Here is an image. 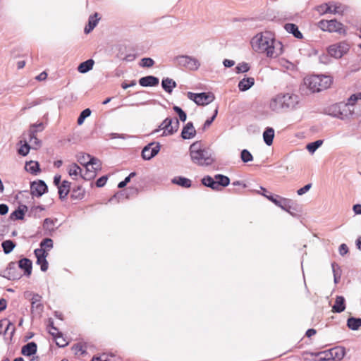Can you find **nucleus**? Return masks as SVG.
<instances>
[{
  "label": "nucleus",
  "instance_id": "obj_32",
  "mask_svg": "<svg viewBox=\"0 0 361 361\" xmlns=\"http://www.w3.org/2000/svg\"><path fill=\"white\" fill-rule=\"evenodd\" d=\"M49 333L52 336L53 338L56 341V344L58 347L64 348L68 344V343L63 338L62 332H51L49 331Z\"/></svg>",
  "mask_w": 361,
  "mask_h": 361
},
{
  "label": "nucleus",
  "instance_id": "obj_22",
  "mask_svg": "<svg viewBox=\"0 0 361 361\" xmlns=\"http://www.w3.org/2000/svg\"><path fill=\"white\" fill-rule=\"evenodd\" d=\"M71 182L67 180H63L61 185L57 188L59 199L63 201L67 197L71 191Z\"/></svg>",
  "mask_w": 361,
  "mask_h": 361
},
{
  "label": "nucleus",
  "instance_id": "obj_4",
  "mask_svg": "<svg viewBox=\"0 0 361 361\" xmlns=\"http://www.w3.org/2000/svg\"><path fill=\"white\" fill-rule=\"evenodd\" d=\"M231 183L228 176L223 174H216L214 177L207 175L201 179V183L215 191H220L223 188L227 187Z\"/></svg>",
  "mask_w": 361,
  "mask_h": 361
},
{
  "label": "nucleus",
  "instance_id": "obj_5",
  "mask_svg": "<svg viewBox=\"0 0 361 361\" xmlns=\"http://www.w3.org/2000/svg\"><path fill=\"white\" fill-rule=\"evenodd\" d=\"M48 192V186L44 180H37L30 182V194L32 197H40L44 194ZM23 193H26L29 195V192L27 190H23L19 192V193L16 195V199H18L19 195H23Z\"/></svg>",
  "mask_w": 361,
  "mask_h": 361
},
{
  "label": "nucleus",
  "instance_id": "obj_25",
  "mask_svg": "<svg viewBox=\"0 0 361 361\" xmlns=\"http://www.w3.org/2000/svg\"><path fill=\"white\" fill-rule=\"evenodd\" d=\"M171 183L183 188H189L192 186V180L182 176H175L171 179Z\"/></svg>",
  "mask_w": 361,
  "mask_h": 361
},
{
  "label": "nucleus",
  "instance_id": "obj_15",
  "mask_svg": "<svg viewBox=\"0 0 361 361\" xmlns=\"http://www.w3.org/2000/svg\"><path fill=\"white\" fill-rule=\"evenodd\" d=\"M18 267L23 271V275L30 277L32 271V262L27 257H22L18 262Z\"/></svg>",
  "mask_w": 361,
  "mask_h": 361
},
{
  "label": "nucleus",
  "instance_id": "obj_58",
  "mask_svg": "<svg viewBox=\"0 0 361 361\" xmlns=\"http://www.w3.org/2000/svg\"><path fill=\"white\" fill-rule=\"evenodd\" d=\"M154 65V61L149 57L142 58L140 61V66L144 68H151Z\"/></svg>",
  "mask_w": 361,
  "mask_h": 361
},
{
  "label": "nucleus",
  "instance_id": "obj_6",
  "mask_svg": "<svg viewBox=\"0 0 361 361\" xmlns=\"http://www.w3.org/2000/svg\"><path fill=\"white\" fill-rule=\"evenodd\" d=\"M350 50V44L345 41L336 42L326 48L328 54L336 59H341Z\"/></svg>",
  "mask_w": 361,
  "mask_h": 361
},
{
  "label": "nucleus",
  "instance_id": "obj_12",
  "mask_svg": "<svg viewBox=\"0 0 361 361\" xmlns=\"http://www.w3.org/2000/svg\"><path fill=\"white\" fill-rule=\"evenodd\" d=\"M304 83L307 88L313 93L322 91L319 75H311L304 79Z\"/></svg>",
  "mask_w": 361,
  "mask_h": 361
},
{
  "label": "nucleus",
  "instance_id": "obj_36",
  "mask_svg": "<svg viewBox=\"0 0 361 361\" xmlns=\"http://www.w3.org/2000/svg\"><path fill=\"white\" fill-rule=\"evenodd\" d=\"M18 144L20 145V147L17 150L18 154L22 157L27 156L32 149V146L26 140H20Z\"/></svg>",
  "mask_w": 361,
  "mask_h": 361
},
{
  "label": "nucleus",
  "instance_id": "obj_23",
  "mask_svg": "<svg viewBox=\"0 0 361 361\" xmlns=\"http://www.w3.org/2000/svg\"><path fill=\"white\" fill-rule=\"evenodd\" d=\"M346 308L345 299L343 295H337L331 311L334 313H341Z\"/></svg>",
  "mask_w": 361,
  "mask_h": 361
},
{
  "label": "nucleus",
  "instance_id": "obj_13",
  "mask_svg": "<svg viewBox=\"0 0 361 361\" xmlns=\"http://www.w3.org/2000/svg\"><path fill=\"white\" fill-rule=\"evenodd\" d=\"M27 211V206L20 202L18 207L10 214L9 219L11 221L24 220Z\"/></svg>",
  "mask_w": 361,
  "mask_h": 361
},
{
  "label": "nucleus",
  "instance_id": "obj_31",
  "mask_svg": "<svg viewBox=\"0 0 361 361\" xmlns=\"http://www.w3.org/2000/svg\"><path fill=\"white\" fill-rule=\"evenodd\" d=\"M263 140L267 146L273 144L274 138V129L271 127H267L263 132Z\"/></svg>",
  "mask_w": 361,
  "mask_h": 361
},
{
  "label": "nucleus",
  "instance_id": "obj_14",
  "mask_svg": "<svg viewBox=\"0 0 361 361\" xmlns=\"http://www.w3.org/2000/svg\"><path fill=\"white\" fill-rule=\"evenodd\" d=\"M197 130L192 121L188 122L182 128L180 137L183 140H190L195 137Z\"/></svg>",
  "mask_w": 361,
  "mask_h": 361
},
{
  "label": "nucleus",
  "instance_id": "obj_19",
  "mask_svg": "<svg viewBox=\"0 0 361 361\" xmlns=\"http://www.w3.org/2000/svg\"><path fill=\"white\" fill-rule=\"evenodd\" d=\"M327 32H338L343 35L346 33L344 25L336 19L329 20Z\"/></svg>",
  "mask_w": 361,
  "mask_h": 361
},
{
  "label": "nucleus",
  "instance_id": "obj_26",
  "mask_svg": "<svg viewBox=\"0 0 361 361\" xmlns=\"http://www.w3.org/2000/svg\"><path fill=\"white\" fill-rule=\"evenodd\" d=\"M255 85V79L252 77H245L239 81L238 87L240 91L245 92Z\"/></svg>",
  "mask_w": 361,
  "mask_h": 361
},
{
  "label": "nucleus",
  "instance_id": "obj_44",
  "mask_svg": "<svg viewBox=\"0 0 361 361\" xmlns=\"http://www.w3.org/2000/svg\"><path fill=\"white\" fill-rule=\"evenodd\" d=\"M292 204H293V200L282 197V199L280 200L279 205H278L277 207H280L283 211L288 212V211L290 210Z\"/></svg>",
  "mask_w": 361,
  "mask_h": 361
},
{
  "label": "nucleus",
  "instance_id": "obj_29",
  "mask_svg": "<svg viewBox=\"0 0 361 361\" xmlns=\"http://www.w3.org/2000/svg\"><path fill=\"white\" fill-rule=\"evenodd\" d=\"M44 129V125L43 122H38L31 124L29 129L30 142H32V139L35 138V135L37 132H42Z\"/></svg>",
  "mask_w": 361,
  "mask_h": 361
},
{
  "label": "nucleus",
  "instance_id": "obj_60",
  "mask_svg": "<svg viewBox=\"0 0 361 361\" xmlns=\"http://www.w3.org/2000/svg\"><path fill=\"white\" fill-rule=\"evenodd\" d=\"M345 104H346V106L344 108V107H341V111L342 112V116H343V119L342 120H345V119H348L349 118V117L350 116L353 115V111L350 109V105H348L347 103H344Z\"/></svg>",
  "mask_w": 361,
  "mask_h": 361
},
{
  "label": "nucleus",
  "instance_id": "obj_27",
  "mask_svg": "<svg viewBox=\"0 0 361 361\" xmlns=\"http://www.w3.org/2000/svg\"><path fill=\"white\" fill-rule=\"evenodd\" d=\"M25 169L32 175H37L41 171L39 163L37 161H29L25 162Z\"/></svg>",
  "mask_w": 361,
  "mask_h": 361
},
{
  "label": "nucleus",
  "instance_id": "obj_52",
  "mask_svg": "<svg viewBox=\"0 0 361 361\" xmlns=\"http://www.w3.org/2000/svg\"><path fill=\"white\" fill-rule=\"evenodd\" d=\"M331 267H332L333 274H334V283L336 284L340 281L341 271L340 269V267L338 266V264L336 262H333L331 264Z\"/></svg>",
  "mask_w": 361,
  "mask_h": 361
},
{
  "label": "nucleus",
  "instance_id": "obj_59",
  "mask_svg": "<svg viewBox=\"0 0 361 361\" xmlns=\"http://www.w3.org/2000/svg\"><path fill=\"white\" fill-rule=\"evenodd\" d=\"M36 264L40 266V269L43 272L47 271L49 268V262L47 260V258H38L36 261Z\"/></svg>",
  "mask_w": 361,
  "mask_h": 361
},
{
  "label": "nucleus",
  "instance_id": "obj_41",
  "mask_svg": "<svg viewBox=\"0 0 361 361\" xmlns=\"http://www.w3.org/2000/svg\"><path fill=\"white\" fill-rule=\"evenodd\" d=\"M6 324V326L4 331H2V334H4V336H6V334L8 333V331L10 330L11 326H12L11 331L9 334H10L9 341H11L12 338L14 336V334L16 332V328L13 326V323L12 322H11L10 320H8V319H7ZM4 339L8 340V338L6 336H4Z\"/></svg>",
  "mask_w": 361,
  "mask_h": 361
},
{
  "label": "nucleus",
  "instance_id": "obj_24",
  "mask_svg": "<svg viewBox=\"0 0 361 361\" xmlns=\"http://www.w3.org/2000/svg\"><path fill=\"white\" fill-rule=\"evenodd\" d=\"M284 29L287 32L292 34L296 39L303 38L302 33L299 30L298 26L295 23H288L284 25Z\"/></svg>",
  "mask_w": 361,
  "mask_h": 361
},
{
  "label": "nucleus",
  "instance_id": "obj_51",
  "mask_svg": "<svg viewBox=\"0 0 361 361\" xmlns=\"http://www.w3.org/2000/svg\"><path fill=\"white\" fill-rule=\"evenodd\" d=\"M174 120H175L174 121H173V123L171 124V127L170 128V130H169L168 132L163 133V134H162L163 136L171 135L178 131L179 125H180V122L177 118H174Z\"/></svg>",
  "mask_w": 361,
  "mask_h": 361
},
{
  "label": "nucleus",
  "instance_id": "obj_38",
  "mask_svg": "<svg viewBox=\"0 0 361 361\" xmlns=\"http://www.w3.org/2000/svg\"><path fill=\"white\" fill-rule=\"evenodd\" d=\"M319 80L320 82V87L322 91L328 89L331 86L333 82V78L329 75H319Z\"/></svg>",
  "mask_w": 361,
  "mask_h": 361
},
{
  "label": "nucleus",
  "instance_id": "obj_17",
  "mask_svg": "<svg viewBox=\"0 0 361 361\" xmlns=\"http://www.w3.org/2000/svg\"><path fill=\"white\" fill-rule=\"evenodd\" d=\"M319 7L322 8L324 13H329L334 14H340L343 12V10L341 8V5L335 4L334 2L325 3L322 4Z\"/></svg>",
  "mask_w": 361,
  "mask_h": 361
},
{
  "label": "nucleus",
  "instance_id": "obj_18",
  "mask_svg": "<svg viewBox=\"0 0 361 361\" xmlns=\"http://www.w3.org/2000/svg\"><path fill=\"white\" fill-rule=\"evenodd\" d=\"M57 219L46 218L43 221L42 228L44 231V235L52 236L57 228H54Z\"/></svg>",
  "mask_w": 361,
  "mask_h": 361
},
{
  "label": "nucleus",
  "instance_id": "obj_47",
  "mask_svg": "<svg viewBox=\"0 0 361 361\" xmlns=\"http://www.w3.org/2000/svg\"><path fill=\"white\" fill-rule=\"evenodd\" d=\"M302 212V207L301 206L298 204L295 201L293 200V204H292V206H290V209L289 211H288V213L290 214L292 216H299L300 213Z\"/></svg>",
  "mask_w": 361,
  "mask_h": 361
},
{
  "label": "nucleus",
  "instance_id": "obj_30",
  "mask_svg": "<svg viewBox=\"0 0 361 361\" xmlns=\"http://www.w3.org/2000/svg\"><path fill=\"white\" fill-rule=\"evenodd\" d=\"M260 189L262 190V192L261 193L262 195L267 198L269 201L273 202L276 206L279 205L280 200L282 199V197L278 195L273 194L270 192H269L266 188L263 187H260Z\"/></svg>",
  "mask_w": 361,
  "mask_h": 361
},
{
  "label": "nucleus",
  "instance_id": "obj_48",
  "mask_svg": "<svg viewBox=\"0 0 361 361\" xmlns=\"http://www.w3.org/2000/svg\"><path fill=\"white\" fill-rule=\"evenodd\" d=\"M85 173L80 174V176L82 179H84L85 180H91L97 176V173L95 171H94V170L90 171V167H88V166H85Z\"/></svg>",
  "mask_w": 361,
  "mask_h": 361
},
{
  "label": "nucleus",
  "instance_id": "obj_64",
  "mask_svg": "<svg viewBox=\"0 0 361 361\" xmlns=\"http://www.w3.org/2000/svg\"><path fill=\"white\" fill-rule=\"evenodd\" d=\"M312 188V183H308L304 185L303 187L300 188L297 190V194L298 195H302L305 194L307 192H308L310 188Z\"/></svg>",
  "mask_w": 361,
  "mask_h": 361
},
{
  "label": "nucleus",
  "instance_id": "obj_10",
  "mask_svg": "<svg viewBox=\"0 0 361 361\" xmlns=\"http://www.w3.org/2000/svg\"><path fill=\"white\" fill-rule=\"evenodd\" d=\"M1 276L7 279L10 281L18 280L22 277L21 273L18 270L16 263L15 262H10L3 273L0 274Z\"/></svg>",
  "mask_w": 361,
  "mask_h": 361
},
{
  "label": "nucleus",
  "instance_id": "obj_2",
  "mask_svg": "<svg viewBox=\"0 0 361 361\" xmlns=\"http://www.w3.org/2000/svg\"><path fill=\"white\" fill-rule=\"evenodd\" d=\"M253 40V47L256 51L259 52H264L267 57L276 58L280 53L275 51L274 44L276 40L273 35L270 32H266L264 34L257 35Z\"/></svg>",
  "mask_w": 361,
  "mask_h": 361
},
{
  "label": "nucleus",
  "instance_id": "obj_40",
  "mask_svg": "<svg viewBox=\"0 0 361 361\" xmlns=\"http://www.w3.org/2000/svg\"><path fill=\"white\" fill-rule=\"evenodd\" d=\"M85 196V190L82 188V186L78 185L72 190L71 198L72 200H82Z\"/></svg>",
  "mask_w": 361,
  "mask_h": 361
},
{
  "label": "nucleus",
  "instance_id": "obj_54",
  "mask_svg": "<svg viewBox=\"0 0 361 361\" xmlns=\"http://www.w3.org/2000/svg\"><path fill=\"white\" fill-rule=\"evenodd\" d=\"M81 172H82L81 168L76 163H73L72 164H71L69 166V169L68 170V173L69 176H77L79 174H81Z\"/></svg>",
  "mask_w": 361,
  "mask_h": 361
},
{
  "label": "nucleus",
  "instance_id": "obj_39",
  "mask_svg": "<svg viewBox=\"0 0 361 361\" xmlns=\"http://www.w3.org/2000/svg\"><path fill=\"white\" fill-rule=\"evenodd\" d=\"M16 243L12 240H6L1 243V247L5 255L10 254L16 247Z\"/></svg>",
  "mask_w": 361,
  "mask_h": 361
},
{
  "label": "nucleus",
  "instance_id": "obj_50",
  "mask_svg": "<svg viewBox=\"0 0 361 361\" xmlns=\"http://www.w3.org/2000/svg\"><path fill=\"white\" fill-rule=\"evenodd\" d=\"M240 157L241 161L243 163H248L253 160L252 154L247 149H243V150H241Z\"/></svg>",
  "mask_w": 361,
  "mask_h": 361
},
{
  "label": "nucleus",
  "instance_id": "obj_62",
  "mask_svg": "<svg viewBox=\"0 0 361 361\" xmlns=\"http://www.w3.org/2000/svg\"><path fill=\"white\" fill-rule=\"evenodd\" d=\"M108 178H109V176L108 175H104V176H102L101 177H99L95 182V185L97 187V188H102L104 187L107 180H108Z\"/></svg>",
  "mask_w": 361,
  "mask_h": 361
},
{
  "label": "nucleus",
  "instance_id": "obj_42",
  "mask_svg": "<svg viewBox=\"0 0 361 361\" xmlns=\"http://www.w3.org/2000/svg\"><path fill=\"white\" fill-rule=\"evenodd\" d=\"M88 167L91 166L92 170L95 171L97 173L98 171H100L102 169V163L99 159L92 156L88 160Z\"/></svg>",
  "mask_w": 361,
  "mask_h": 361
},
{
  "label": "nucleus",
  "instance_id": "obj_21",
  "mask_svg": "<svg viewBox=\"0 0 361 361\" xmlns=\"http://www.w3.org/2000/svg\"><path fill=\"white\" fill-rule=\"evenodd\" d=\"M99 19L100 18L99 17V13L97 12L92 15H90L88 18L87 24L85 25L84 28V32L85 34L90 33L97 25Z\"/></svg>",
  "mask_w": 361,
  "mask_h": 361
},
{
  "label": "nucleus",
  "instance_id": "obj_56",
  "mask_svg": "<svg viewBox=\"0 0 361 361\" xmlns=\"http://www.w3.org/2000/svg\"><path fill=\"white\" fill-rule=\"evenodd\" d=\"M173 110L175 113H176L178 116V120L185 122L187 120V114L185 111H183L180 106L174 105L173 106Z\"/></svg>",
  "mask_w": 361,
  "mask_h": 361
},
{
  "label": "nucleus",
  "instance_id": "obj_3",
  "mask_svg": "<svg viewBox=\"0 0 361 361\" xmlns=\"http://www.w3.org/2000/svg\"><path fill=\"white\" fill-rule=\"evenodd\" d=\"M300 102V96L294 93H281L270 102V108L273 111L280 109H295Z\"/></svg>",
  "mask_w": 361,
  "mask_h": 361
},
{
  "label": "nucleus",
  "instance_id": "obj_8",
  "mask_svg": "<svg viewBox=\"0 0 361 361\" xmlns=\"http://www.w3.org/2000/svg\"><path fill=\"white\" fill-rule=\"evenodd\" d=\"M174 61L177 62L178 66L185 67L190 71H196L200 66V63L197 59L188 55L177 56L174 58Z\"/></svg>",
  "mask_w": 361,
  "mask_h": 361
},
{
  "label": "nucleus",
  "instance_id": "obj_53",
  "mask_svg": "<svg viewBox=\"0 0 361 361\" xmlns=\"http://www.w3.org/2000/svg\"><path fill=\"white\" fill-rule=\"evenodd\" d=\"M42 299V296L37 293H34L32 298L31 299V304L32 307H35L37 310L40 309L42 310L43 305L39 303Z\"/></svg>",
  "mask_w": 361,
  "mask_h": 361
},
{
  "label": "nucleus",
  "instance_id": "obj_63",
  "mask_svg": "<svg viewBox=\"0 0 361 361\" xmlns=\"http://www.w3.org/2000/svg\"><path fill=\"white\" fill-rule=\"evenodd\" d=\"M72 350L75 352V354H78V353L80 352L81 354H85L86 353V351L84 349L82 345H81L80 343H75L74 344L73 346H72Z\"/></svg>",
  "mask_w": 361,
  "mask_h": 361
},
{
  "label": "nucleus",
  "instance_id": "obj_11",
  "mask_svg": "<svg viewBox=\"0 0 361 361\" xmlns=\"http://www.w3.org/2000/svg\"><path fill=\"white\" fill-rule=\"evenodd\" d=\"M322 354H326V356L329 354L330 358H332L333 360L337 359L338 360L341 361L346 355V349L343 346L338 345L328 350L327 351L319 352L317 354V355H320Z\"/></svg>",
  "mask_w": 361,
  "mask_h": 361
},
{
  "label": "nucleus",
  "instance_id": "obj_46",
  "mask_svg": "<svg viewBox=\"0 0 361 361\" xmlns=\"http://www.w3.org/2000/svg\"><path fill=\"white\" fill-rule=\"evenodd\" d=\"M250 70V66L248 63L241 62L239 63L235 68V71L237 74L247 73Z\"/></svg>",
  "mask_w": 361,
  "mask_h": 361
},
{
  "label": "nucleus",
  "instance_id": "obj_49",
  "mask_svg": "<svg viewBox=\"0 0 361 361\" xmlns=\"http://www.w3.org/2000/svg\"><path fill=\"white\" fill-rule=\"evenodd\" d=\"M91 113H92V111L89 108H87V109L82 110L80 112L79 116L78 117V119H77L78 125L81 126L84 123L85 120L91 115Z\"/></svg>",
  "mask_w": 361,
  "mask_h": 361
},
{
  "label": "nucleus",
  "instance_id": "obj_57",
  "mask_svg": "<svg viewBox=\"0 0 361 361\" xmlns=\"http://www.w3.org/2000/svg\"><path fill=\"white\" fill-rule=\"evenodd\" d=\"M172 123L173 118L171 117H167L159 125V129L164 130L163 133L168 132V130H170Z\"/></svg>",
  "mask_w": 361,
  "mask_h": 361
},
{
  "label": "nucleus",
  "instance_id": "obj_34",
  "mask_svg": "<svg viewBox=\"0 0 361 361\" xmlns=\"http://www.w3.org/2000/svg\"><path fill=\"white\" fill-rule=\"evenodd\" d=\"M94 64V61L93 59H87L78 65V71L80 73H86L92 69Z\"/></svg>",
  "mask_w": 361,
  "mask_h": 361
},
{
  "label": "nucleus",
  "instance_id": "obj_7",
  "mask_svg": "<svg viewBox=\"0 0 361 361\" xmlns=\"http://www.w3.org/2000/svg\"><path fill=\"white\" fill-rule=\"evenodd\" d=\"M187 97L198 106L208 105L215 99V95L212 92H202L200 93L188 92Z\"/></svg>",
  "mask_w": 361,
  "mask_h": 361
},
{
  "label": "nucleus",
  "instance_id": "obj_43",
  "mask_svg": "<svg viewBox=\"0 0 361 361\" xmlns=\"http://www.w3.org/2000/svg\"><path fill=\"white\" fill-rule=\"evenodd\" d=\"M92 157L90 154L80 152L77 155L78 161L84 167L88 166V160Z\"/></svg>",
  "mask_w": 361,
  "mask_h": 361
},
{
  "label": "nucleus",
  "instance_id": "obj_45",
  "mask_svg": "<svg viewBox=\"0 0 361 361\" xmlns=\"http://www.w3.org/2000/svg\"><path fill=\"white\" fill-rule=\"evenodd\" d=\"M323 144L322 140H317L316 141L310 142L307 145L306 149L310 154H313L316 152V150L322 146Z\"/></svg>",
  "mask_w": 361,
  "mask_h": 361
},
{
  "label": "nucleus",
  "instance_id": "obj_16",
  "mask_svg": "<svg viewBox=\"0 0 361 361\" xmlns=\"http://www.w3.org/2000/svg\"><path fill=\"white\" fill-rule=\"evenodd\" d=\"M138 83L144 87H156L159 83V79L154 75H146L139 79Z\"/></svg>",
  "mask_w": 361,
  "mask_h": 361
},
{
  "label": "nucleus",
  "instance_id": "obj_9",
  "mask_svg": "<svg viewBox=\"0 0 361 361\" xmlns=\"http://www.w3.org/2000/svg\"><path fill=\"white\" fill-rule=\"evenodd\" d=\"M160 149L161 144L159 142H151L142 148L141 157L144 160L149 161L156 157Z\"/></svg>",
  "mask_w": 361,
  "mask_h": 361
},
{
  "label": "nucleus",
  "instance_id": "obj_20",
  "mask_svg": "<svg viewBox=\"0 0 361 361\" xmlns=\"http://www.w3.org/2000/svg\"><path fill=\"white\" fill-rule=\"evenodd\" d=\"M37 351V345L35 342L31 341L23 345L21 348V354L25 357L35 355Z\"/></svg>",
  "mask_w": 361,
  "mask_h": 361
},
{
  "label": "nucleus",
  "instance_id": "obj_55",
  "mask_svg": "<svg viewBox=\"0 0 361 361\" xmlns=\"http://www.w3.org/2000/svg\"><path fill=\"white\" fill-rule=\"evenodd\" d=\"M39 249L50 250L54 247L53 240L49 238H45L39 243Z\"/></svg>",
  "mask_w": 361,
  "mask_h": 361
},
{
  "label": "nucleus",
  "instance_id": "obj_1",
  "mask_svg": "<svg viewBox=\"0 0 361 361\" xmlns=\"http://www.w3.org/2000/svg\"><path fill=\"white\" fill-rule=\"evenodd\" d=\"M189 153L191 161L200 166H211L216 161L212 150L204 147L201 140L195 141L190 145Z\"/></svg>",
  "mask_w": 361,
  "mask_h": 361
},
{
  "label": "nucleus",
  "instance_id": "obj_61",
  "mask_svg": "<svg viewBox=\"0 0 361 361\" xmlns=\"http://www.w3.org/2000/svg\"><path fill=\"white\" fill-rule=\"evenodd\" d=\"M34 255L37 259L38 258H40V259L47 258L49 253H48L47 250H46L44 249L36 248L34 250Z\"/></svg>",
  "mask_w": 361,
  "mask_h": 361
},
{
  "label": "nucleus",
  "instance_id": "obj_35",
  "mask_svg": "<svg viewBox=\"0 0 361 361\" xmlns=\"http://www.w3.org/2000/svg\"><path fill=\"white\" fill-rule=\"evenodd\" d=\"M346 106V104H345L344 103H338V104H335L334 105H332L329 110L331 111V113L330 114L332 115L334 117H336V118H338L339 119H343V116H342V112L341 111V107H345Z\"/></svg>",
  "mask_w": 361,
  "mask_h": 361
},
{
  "label": "nucleus",
  "instance_id": "obj_33",
  "mask_svg": "<svg viewBox=\"0 0 361 361\" xmlns=\"http://www.w3.org/2000/svg\"><path fill=\"white\" fill-rule=\"evenodd\" d=\"M346 325L352 331H357L361 327V318L350 317L347 319Z\"/></svg>",
  "mask_w": 361,
  "mask_h": 361
},
{
  "label": "nucleus",
  "instance_id": "obj_28",
  "mask_svg": "<svg viewBox=\"0 0 361 361\" xmlns=\"http://www.w3.org/2000/svg\"><path fill=\"white\" fill-rule=\"evenodd\" d=\"M176 86V82L170 78H164L161 80V87L169 94H171Z\"/></svg>",
  "mask_w": 361,
  "mask_h": 361
},
{
  "label": "nucleus",
  "instance_id": "obj_37",
  "mask_svg": "<svg viewBox=\"0 0 361 361\" xmlns=\"http://www.w3.org/2000/svg\"><path fill=\"white\" fill-rule=\"evenodd\" d=\"M45 207L44 205L32 206L27 211V216L29 217H34L35 219L40 218L39 212L44 211Z\"/></svg>",
  "mask_w": 361,
  "mask_h": 361
}]
</instances>
